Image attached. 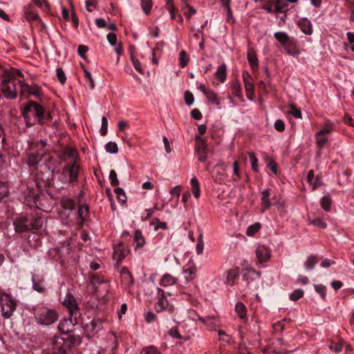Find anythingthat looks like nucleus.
<instances>
[{
    "label": "nucleus",
    "instance_id": "53",
    "mask_svg": "<svg viewBox=\"0 0 354 354\" xmlns=\"http://www.w3.org/2000/svg\"><path fill=\"white\" fill-rule=\"evenodd\" d=\"M156 209V205L153 208L146 209L141 214L142 221H147L149 218L153 214L154 210Z\"/></svg>",
    "mask_w": 354,
    "mask_h": 354
},
{
    "label": "nucleus",
    "instance_id": "64",
    "mask_svg": "<svg viewBox=\"0 0 354 354\" xmlns=\"http://www.w3.org/2000/svg\"><path fill=\"white\" fill-rule=\"evenodd\" d=\"M296 45L295 46H288L286 49H285V51L287 55L296 57L299 55V52L295 49Z\"/></svg>",
    "mask_w": 354,
    "mask_h": 354
},
{
    "label": "nucleus",
    "instance_id": "14",
    "mask_svg": "<svg viewBox=\"0 0 354 354\" xmlns=\"http://www.w3.org/2000/svg\"><path fill=\"white\" fill-rule=\"evenodd\" d=\"M77 319L70 315L69 319H62L58 326V329L62 333L66 334L73 330V326L77 324Z\"/></svg>",
    "mask_w": 354,
    "mask_h": 354
},
{
    "label": "nucleus",
    "instance_id": "4",
    "mask_svg": "<svg viewBox=\"0 0 354 354\" xmlns=\"http://www.w3.org/2000/svg\"><path fill=\"white\" fill-rule=\"evenodd\" d=\"M79 165L74 161L71 165H66L58 177V180L64 185L75 181L79 175Z\"/></svg>",
    "mask_w": 354,
    "mask_h": 354
},
{
    "label": "nucleus",
    "instance_id": "28",
    "mask_svg": "<svg viewBox=\"0 0 354 354\" xmlns=\"http://www.w3.org/2000/svg\"><path fill=\"white\" fill-rule=\"evenodd\" d=\"M190 185L192 194L196 198H198L201 195L200 185L198 179L194 176L190 180Z\"/></svg>",
    "mask_w": 354,
    "mask_h": 354
},
{
    "label": "nucleus",
    "instance_id": "42",
    "mask_svg": "<svg viewBox=\"0 0 354 354\" xmlns=\"http://www.w3.org/2000/svg\"><path fill=\"white\" fill-rule=\"evenodd\" d=\"M320 205L326 212H328L331 207V199L330 197L324 196L321 199Z\"/></svg>",
    "mask_w": 354,
    "mask_h": 354
},
{
    "label": "nucleus",
    "instance_id": "34",
    "mask_svg": "<svg viewBox=\"0 0 354 354\" xmlns=\"http://www.w3.org/2000/svg\"><path fill=\"white\" fill-rule=\"evenodd\" d=\"M134 243L136 248H142L145 244V239L140 230H136L134 233Z\"/></svg>",
    "mask_w": 354,
    "mask_h": 354
},
{
    "label": "nucleus",
    "instance_id": "17",
    "mask_svg": "<svg viewBox=\"0 0 354 354\" xmlns=\"http://www.w3.org/2000/svg\"><path fill=\"white\" fill-rule=\"evenodd\" d=\"M243 79L245 85V89L247 93V96L248 99L250 100H252V97L250 96L252 94H253L254 88L252 82V78L251 75L248 72H243Z\"/></svg>",
    "mask_w": 354,
    "mask_h": 354
},
{
    "label": "nucleus",
    "instance_id": "13",
    "mask_svg": "<svg viewBox=\"0 0 354 354\" xmlns=\"http://www.w3.org/2000/svg\"><path fill=\"white\" fill-rule=\"evenodd\" d=\"M158 294L160 295V297L159 298L157 303L155 304L156 311L158 313H160V312H163V311H168V312L173 311L174 306L169 304L167 299L163 295L164 291L158 288Z\"/></svg>",
    "mask_w": 354,
    "mask_h": 354
},
{
    "label": "nucleus",
    "instance_id": "52",
    "mask_svg": "<svg viewBox=\"0 0 354 354\" xmlns=\"http://www.w3.org/2000/svg\"><path fill=\"white\" fill-rule=\"evenodd\" d=\"M180 192H181V187L180 185H176V186L172 187L169 191V194L171 196L170 200L171 201L175 198H176L177 199L179 198Z\"/></svg>",
    "mask_w": 354,
    "mask_h": 354
},
{
    "label": "nucleus",
    "instance_id": "58",
    "mask_svg": "<svg viewBox=\"0 0 354 354\" xmlns=\"http://www.w3.org/2000/svg\"><path fill=\"white\" fill-rule=\"evenodd\" d=\"M184 98L185 104L188 106H191L194 104V97L193 94L189 91H185L184 94Z\"/></svg>",
    "mask_w": 354,
    "mask_h": 354
},
{
    "label": "nucleus",
    "instance_id": "62",
    "mask_svg": "<svg viewBox=\"0 0 354 354\" xmlns=\"http://www.w3.org/2000/svg\"><path fill=\"white\" fill-rule=\"evenodd\" d=\"M84 77L88 80V82H89V86H90L91 89H93L95 88V82H94V80L93 79L91 73L88 71L84 69Z\"/></svg>",
    "mask_w": 354,
    "mask_h": 354
},
{
    "label": "nucleus",
    "instance_id": "47",
    "mask_svg": "<svg viewBox=\"0 0 354 354\" xmlns=\"http://www.w3.org/2000/svg\"><path fill=\"white\" fill-rule=\"evenodd\" d=\"M105 149L109 153H116L118 151V145L115 142L110 141L105 145Z\"/></svg>",
    "mask_w": 354,
    "mask_h": 354
},
{
    "label": "nucleus",
    "instance_id": "56",
    "mask_svg": "<svg viewBox=\"0 0 354 354\" xmlns=\"http://www.w3.org/2000/svg\"><path fill=\"white\" fill-rule=\"evenodd\" d=\"M56 76L62 84H64L66 82V77L64 71L61 68L56 69Z\"/></svg>",
    "mask_w": 354,
    "mask_h": 354
},
{
    "label": "nucleus",
    "instance_id": "25",
    "mask_svg": "<svg viewBox=\"0 0 354 354\" xmlns=\"http://www.w3.org/2000/svg\"><path fill=\"white\" fill-rule=\"evenodd\" d=\"M128 250L122 245H117L114 248L113 258L118 263L120 262L127 254Z\"/></svg>",
    "mask_w": 354,
    "mask_h": 354
},
{
    "label": "nucleus",
    "instance_id": "6",
    "mask_svg": "<svg viewBox=\"0 0 354 354\" xmlns=\"http://www.w3.org/2000/svg\"><path fill=\"white\" fill-rule=\"evenodd\" d=\"M19 87L20 88V97L21 100L30 95H33L36 97L40 95V88L39 86L35 83L28 84L22 82V86H19Z\"/></svg>",
    "mask_w": 354,
    "mask_h": 354
},
{
    "label": "nucleus",
    "instance_id": "50",
    "mask_svg": "<svg viewBox=\"0 0 354 354\" xmlns=\"http://www.w3.org/2000/svg\"><path fill=\"white\" fill-rule=\"evenodd\" d=\"M189 58L185 50H182L179 55V65L184 68L188 63Z\"/></svg>",
    "mask_w": 354,
    "mask_h": 354
},
{
    "label": "nucleus",
    "instance_id": "19",
    "mask_svg": "<svg viewBox=\"0 0 354 354\" xmlns=\"http://www.w3.org/2000/svg\"><path fill=\"white\" fill-rule=\"evenodd\" d=\"M297 24L301 32L305 35H311L313 34V25L307 18H301L299 19Z\"/></svg>",
    "mask_w": 354,
    "mask_h": 354
},
{
    "label": "nucleus",
    "instance_id": "22",
    "mask_svg": "<svg viewBox=\"0 0 354 354\" xmlns=\"http://www.w3.org/2000/svg\"><path fill=\"white\" fill-rule=\"evenodd\" d=\"M261 201L263 205V211L268 209L272 203L270 201V196L271 194V189H266L261 192Z\"/></svg>",
    "mask_w": 354,
    "mask_h": 354
},
{
    "label": "nucleus",
    "instance_id": "5",
    "mask_svg": "<svg viewBox=\"0 0 354 354\" xmlns=\"http://www.w3.org/2000/svg\"><path fill=\"white\" fill-rule=\"evenodd\" d=\"M44 151L40 149L38 144L31 145L26 150V162L29 167L37 166L41 160Z\"/></svg>",
    "mask_w": 354,
    "mask_h": 354
},
{
    "label": "nucleus",
    "instance_id": "43",
    "mask_svg": "<svg viewBox=\"0 0 354 354\" xmlns=\"http://www.w3.org/2000/svg\"><path fill=\"white\" fill-rule=\"evenodd\" d=\"M261 228V224L259 223L250 225L246 230V234L249 236L254 235Z\"/></svg>",
    "mask_w": 354,
    "mask_h": 354
},
{
    "label": "nucleus",
    "instance_id": "37",
    "mask_svg": "<svg viewBox=\"0 0 354 354\" xmlns=\"http://www.w3.org/2000/svg\"><path fill=\"white\" fill-rule=\"evenodd\" d=\"M235 311L241 319L246 318V308L241 302H237L235 306Z\"/></svg>",
    "mask_w": 354,
    "mask_h": 354
},
{
    "label": "nucleus",
    "instance_id": "38",
    "mask_svg": "<svg viewBox=\"0 0 354 354\" xmlns=\"http://www.w3.org/2000/svg\"><path fill=\"white\" fill-rule=\"evenodd\" d=\"M30 230L32 229H39L41 227L44 221L39 217H32L30 216Z\"/></svg>",
    "mask_w": 354,
    "mask_h": 354
},
{
    "label": "nucleus",
    "instance_id": "1",
    "mask_svg": "<svg viewBox=\"0 0 354 354\" xmlns=\"http://www.w3.org/2000/svg\"><path fill=\"white\" fill-rule=\"evenodd\" d=\"M44 108L35 102H28L22 111L27 126L41 123L44 119Z\"/></svg>",
    "mask_w": 354,
    "mask_h": 354
},
{
    "label": "nucleus",
    "instance_id": "21",
    "mask_svg": "<svg viewBox=\"0 0 354 354\" xmlns=\"http://www.w3.org/2000/svg\"><path fill=\"white\" fill-rule=\"evenodd\" d=\"M6 133L2 126L0 124V162H5L6 156L4 151L6 149Z\"/></svg>",
    "mask_w": 354,
    "mask_h": 354
},
{
    "label": "nucleus",
    "instance_id": "40",
    "mask_svg": "<svg viewBox=\"0 0 354 354\" xmlns=\"http://www.w3.org/2000/svg\"><path fill=\"white\" fill-rule=\"evenodd\" d=\"M140 6L146 15H149L152 9V0H140Z\"/></svg>",
    "mask_w": 354,
    "mask_h": 354
},
{
    "label": "nucleus",
    "instance_id": "7",
    "mask_svg": "<svg viewBox=\"0 0 354 354\" xmlns=\"http://www.w3.org/2000/svg\"><path fill=\"white\" fill-rule=\"evenodd\" d=\"M63 304L68 309V313L75 319H77L80 316L79 308L76 303L75 297L71 295L67 294L63 301Z\"/></svg>",
    "mask_w": 354,
    "mask_h": 354
},
{
    "label": "nucleus",
    "instance_id": "26",
    "mask_svg": "<svg viewBox=\"0 0 354 354\" xmlns=\"http://www.w3.org/2000/svg\"><path fill=\"white\" fill-rule=\"evenodd\" d=\"M77 215L80 221H78L79 226H82L88 215V206L86 205H80L77 211Z\"/></svg>",
    "mask_w": 354,
    "mask_h": 354
},
{
    "label": "nucleus",
    "instance_id": "45",
    "mask_svg": "<svg viewBox=\"0 0 354 354\" xmlns=\"http://www.w3.org/2000/svg\"><path fill=\"white\" fill-rule=\"evenodd\" d=\"M290 110L288 111V113L295 117L297 119H301V113L300 109H297L296 106L291 104L289 105Z\"/></svg>",
    "mask_w": 354,
    "mask_h": 354
},
{
    "label": "nucleus",
    "instance_id": "16",
    "mask_svg": "<svg viewBox=\"0 0 354 354\" xmlns=\"http://www.w3.org/2000/svg\"><path fill=\"white\" fill-rule=\"evenodd\" d=\"M256 256L260 263L268 261L271 257V252L268 247L261 245L257 248Z\"/></svg>",
    "mask_w": 354,
    "mask_h": 354
},
{
    "label": "nucleus",
    "instance_id": "33",
    "mask_svg": "<svg viewBox=\"0 0 354 354\" xmlns=\"http://www.w3.org/2000/svg\"><path fill=\"white\" fill-rule=\"evenodd\" d=\"M248 60L252 69L257 68L258 59L255 52L252 49L249 50L248 52Z\"/></svg>",
    "mask_w": 354,
    "mask_h": 354
},
{
    "label": "nucleus",
    "instance_id": "30",
    "mask_svg": "<svg viewBox=\"0 0 354 354\" xmlns=\"http://www.w3.org/2000/svg\"><path fill=\"white\" fill-rule=\"evenodd\" d=\"M289 3L286 0H277L274 9L277 12L283 13L288 10Z\"/></svg>",
    "mask_w": 354,
    "mask_h": 354
},
{
    "label": "nucleus",
    "instance_id": "29",
    "mask_svg": "<svg viewBox=\"0 0 354 354\" xmlns=\"http://www.w3.org/2000/svg\"><path fill=\"white\" fill-rule=\"evenodd\" d=\"M226 71L227 68L225 64H221L218 66L215 75L217 80H218L219 82L223 83L226 80Z\"/></svg>",
    "mask_w": 354,
    "mask_h": 354
},
{
    "label": "nucleus",
    "instance_id": "55",
    "mask_svg": "<svg viewBox=\"0 0 354 354\" xmlns=\"http://www.w3.org/2000/svg\"><path fill=\"white\" fill-rule=\"evenodd\" d=\"M109 178L111 185L116 186L119 184V180H118L117 174L115 170L111 169L110 171Z\"/></svg>",
    "mask_w": 354,
    "mask_h": 354
},
{
    "label": "nucleus",
    "instance_id": "31",
    "mask_svg": "<svg viewBox=\"0 0 354 354\" xmlns=\"http://www.w3.org/2000/svg\"><path fill=\"white\" fill-rule=\"evenodd\" d=\"M29 198H32V203L29 204L30 206L41 209L43 211H46V212L47 211V209H44V207H43V205L41 203V198H42L41 196H40L39 194H35V195H33L32 196H30L27 198V201L28 200Z\"/></svg>",
    "mask_w": 354,
    "mask_h": 354
},
{
    "label": "nucleus",
    "instance_id": "11",
    "mask_svg": "<svg viewBox=\"0 0 354 354\" xmlns=\"http://www.w3.org/2000/svg\"><path fill=\"white\" fill-rule=\"evenodd\" d=\"M15 230L17 232L30 230V216L21 215L13 223Z\"/></svg>",
    "mask_w": 354,
    "mask_h": 354
},
{
    "label": "nucleus",
    "instance_id": "12",
    "mask_svg": "<svg viewBox=\"0 0 354 354\" xmlns=\"http://www.w3.org/2000/svg\"><path fill=\"white\" fill-rule=\"evenodd\" d=\"M331 132V126L326 124L315 134L316 143L319 148H322L326 144Z\"/></svg>",
    "mask_w": 354,
    "mask_h": 354
},
{
    "label": "nucleus",
    "instance_id": "32",
    "mask_svg": "<svg viewBox=\"0 0 354 354\" xmlns=\"http://www.w3.org/2000/svg\"><path fill=\"white\" fill-rule=\"evenodd\" d=\"M183 271L185 274V279L187 281H189L195 277L196 269L192 265L188 264L186 266H185Z\"/></svg>",
    "mask_w": 354,
    "mask_h": 354
},
{
    "label": "nucleus",
    "instance_id": "24",
    "mask_svg": "<svg viewBox=\"0 0 354 354\" xmlns=\"http://www.w3.org/2000/svg\"><path fill=\"white\" fill-rule=\"evenodd\" d=\"M239 275V272L238 269H232L226 272L225 279L224 281L225 283L229 286H233L234 285V280Z\"/></svg>",
    "mask_w": 354,
    "mask_h": 354
},
{
    "label": "nucleus",
    "instance_id": "23",
    "mask_svg": "<svg viewBox=\"0 0 354 354\" xmlns=\"http://www.w3.org/2000/svg\"><path fill=\"white\" fill-rule=\"evenodd\" d=\"M198 319L204 324L207 328L209 330H214L216 328V323L214 320V318L211 316H206V317H201L199 315H197Z\"/></svg>",
    "mask_w": 354,
    "mask_h": 354
},
{
    "label": "nucleus",
    "instance_id": "44",
    "mask_svg": "<svg viewBox=\"0 0 354 354\" xmlns=\"http://www.w3.org/2000/svg\"><path fill=\"white\" fill-rule=\"evenodd\" d=\"M248 155H249L250 162L252 170L256 172L258 171L259 167H258L257 158L256 157V156L254 155V153L253 152H249Z\"/></svg>",
    "mask_w": 354,
    "mask_h": 354
},
{
    "label": "nucleus",
    "instance_id": "2",
    "mask_svg": "<svg viewBox=\"0 0 354 354\" xmlns=\"http://www.w3.org/2000/svg\"><path fill=\"white\" fill-rule=\"evenodd\" d=\"M22 80H18L13 75L6 74L1 80V89L7 99L16 98L17 93H20L19 86H22Z\"/></svg>",
    "mask_w": 354,
    "mask_h": 354
},
{
    "label": "nucleus",
    "instance_id": "20",
    "mask_svg": "<svg viewBox=\"0 0 354 354\" xmlns=\"http://www.w3.org/2000/svg\"><path fill=\"white\" fill-rule=\"evenodd\" d=\"M195 151L199 161L205 162L207 160V149L204 142L196 145L195 147Z\"/></svg>",
    "mask_w": 354,
    "mask_h": 354
},
{
    "label": "nucleus",
    "instance_id": "3",
    "mask_svg": "<svg viewBox=\"0 0 354 354\" xmlns=\"http://www.w3.org/2000/svg\"><path fill=\"white\" fill-rule=\"evenodd\" d=\"M57 312L53 308L46 306L39 308L35 315L37 322L41 325L49 326L58 319Z\"/></svg>",
    "mask_w": 354,
    "mask_h": 354
},
{
    "label": "nucleus",
    "instance_id": "51",
    "mask_svg": "<svg viewBox=\"0 0 354 354\" xmlns=\"http://www.w3.org/2000/svg\"><path fill=\"white\" fill-rule=\"evenodd\" d=\"M314 288L317 292L323 299H326V288L322 284L314 285Z\"/></svg>",
    "mask_w": 354,
    "mask_h": 354
},
{
    "label": "nucleus",
    "instance_id": "35",
    "mask_svg": "<svg viewBox=\"0 0 354 354\" xmlns=\"http://www.w3.org/2000/svg\"><path fill=\"white\" fill-rule=\"evenodd\" d=\"M120 274L123 281H124L128 285L133 284V277L127 268H122L121 269Z\"/></svg>",
    "mask_w": 354,
    "mask_h": 354
},
{
    "label": "nucleus",
    "instance_id": "10",
    "mask_svg": "<svg viewBox=\"0 0 354 354\" xmlns=\"http://www.w3.org/2000/svg\"><path fill=\"white\" fill-rule=\"evenodd\" d=\"M260 274L255 270H248L243 276L250 290H255L258 288Z\"/></svg>",
    "mask_w": 354,
    "mask_h": 354
},
{
    "label": "nucleus",
    "instance_id": "8",
    "mask_svg": "<svg viewBox=\"0 0 354 354\" xmlns=\"http://www.w3.org/2000/svg\"><path fill=\"white\" fill-rule=\"evenodd\" d=\"M62 206L64 208V211L59 212L62 223L64 225H68L69 223L67 218L69 216L70 212L75 208V203L71 198H64L62 201Z\"/></svg>",
    "mask_w": 354,
    "mask_h": 354
},
{
    "label": "nucleus",
    "instance_id": "15",
    "mask_svg": "<svg viewBox=\"0 0 354 354\" xmlns=\"http://www.w3.org/2000/svg\"><path fill=\"white\" fill-rule=\"evenodd\" d=\"M53 354H66L68 345L62 337H57L53 341Z\"/></svg>",
    "mask_w": 354,
    "mask_h": 354
},
{
    "label": "nucleus",
    "instance_id": "41",
    "mask_svg": "<svg viewBox=\"0 0 354 354\" xmlns=\"http://www.w3.org/2000/svg\"><path fill=\"white\" fill-rule=\"evenodd\" d=\"M308 221L309 224L322 229H325L327 227V224L319 217L315 219L308 218Z\"/></svg>",
    "mask_w": 354,
    "mask_h": 354
},
{
    "label": "nucleus",
    "instance_id": "46",
    "mask_svg": "<svg viewBox=\"0 0 354 354\" xmlns=\"http://www.w3.org/2000/svg\"><path fill=\"white\" fill-rule=\"evenodd\" d=\"M9 194L8 187L6 183L0 182V201Z\"/></svg>",
    "mask_w": 354,
    "mask_h": 354
},
{
    "label": "nucleus",
    "instance_id": "57",
    "mask_svg": "<svg viewBox=\"0 0 354 354\" xmlns=\"http://www.w3.org/2000/svg\"><path fill=\"white\" fill-rule=\"evenodd\" d=\"M304 296V291L301 289H297L294 290L290 295V299L293 301H296L300 298H301Z\"/></svg>",
    "mask_w": 354,
    "mask_h": 354
},
{
    "label": "nucleus",
    "instance_id": "18",
    "mask_svg": "<svg viewBox=\"0 0 354 354\" xmlns=\"http://www.w3.org/2000/svg\"><path fill=\"white\" fill-rule=\"evenodd\" d=\"M215 169L216 171L213 174L215 181L218 183H224L225 179V174L224 171L226 170V166L223 162H221L216 165Z\"/></svg>",
    "mask_w": 354,
    "mask_h": 354
},
{
    "label": "nucleus",
    "instance_id": "36",
    "mask_svg": "<svg viewBox=\"0 0 354 354\" xmlns=\"http://www.w3.org/2000/svg\"><path fill=\"white\" fill-rule=\"evenodd\" d=\"M24 16L28 21L37 20V21H39L41 22V20L38 13L32 9L27 10L25 12Z\"/></svg>",
    "mask_w": 354,
    "mask_h": 354
},
{
    "label": "nucleus",
    "instance_id": "48",
    "mask_svg": "<svg viewBox=\"0 0 354 354\" xmlns=\"http://www.w3.org/2000/svg\"><path fill=\"white\" fill-rule=\"evenodd\" d=\"M205 96L210 100L213 104L216 105H219L221 104V100L216 97V95L213 91H209Z\"/></svg>",
    "mask_w": 354,
    "mask_h": 354
},
{
    "label": "nucleus",
    "instance_id": "61",
    "mask_svg": "<svg viewBox=\"0 0 354 354\" xmlns=\"http://www.w3.org/2000/svg\"><path fill=\"white\" fill-rule=\"evenodd\" d=\"M66 155L71 158V160H72V162H73L74 161H77V151L75 150V149H67L66 150Z\"/></svg>",
    "mask_w": 354,
    "mask_h": 354
},
{
    "label": "nucleus",
    "instance_id": "54",
    "mask_svg": "<svg viewBox=\"0 0 354 354\" xmlns=\"http://www.w3.org/2000/svg\"><path fill=\"white\" fill-rule=\"evenodd\" d=\"M240 178V171H239V166L236 162L233 163V174L232 176V179L233 181H237Z\"/></svg>",
    "mask_w": 354,
    "mask_h": 354
},
{
    "label": "nucleus",
    "instance_id": "9",
    "mask_svg": "<svg viewBox=\"0 0 354 354\" xmlns=\"http://www.w3.org/2000/svg\"><path fill=\"white\" fill-rule=\"evenodd\" d=\"M274 37L281 45L284 50L288 46H295L297 43L294 38L290 37L286 32L283 31L274 32Z\"/></svg>",
    "mask_w": 354,
    "mask_h": 354
},
{
    "label": "nucleus",
    "instance_id": "59",
    "mask_svg": "<svg viewBox=\"0 0 354 354\" xmlns=\"http://www.w3.org/2000/svg\"><path fill=\"white\" fill-rule=\"evenodd\" d=\"M140 354H160L157 348L150 346L142 349Z\"/></svg>",
    "mask_w": 354,
    "mask_h": 354
},
{
    "label": "nucleus",
    "instance_id": "27",
    "mask_svg": "<svg viewBox=\"0 0 354 354\" xmlns=\"http://www.w3.org/2000/svg\"><path fill=\"white\" fill-rule=\"evenodd\" d=\"M178 281V279L168 273H165L162 275L160 284L162 286H170L176 284Z\"/></svg>",
    "mask_w": 354,
    "mask_h": 354
},
{
    "label": "nucleus",
    "instance_id": "49",
    "mask_svg": "<svg viewBox=\"0 0 354 354\" xmlns=\"http://www.w3.org/2000/svg\"><path fill=\"white\" fill-rule=\"evenodd\" d=\"M114 192L120 201L122 203H125L127 201V196L123 189L121 187H117L114 189Z\"/></svg>",
    "mask_w": 354,
    "mask_h": 354
},
{
    "label": "nucleus",
    "instance_id": "60",
    "mask_svg": "<svg viewBox=\"0 0 354 354\" xmlns=\"http://www.w3.org/2000/svg\"><path fill=\"white\" fill-rule=\"evenodd\" d=\"M108 131V120L105 117H102L101 120V128H100V133L102 136H104L107 133Z\"/></svg>",
    "mask_w": 354,
    "mask_h": 354
},
{
    "label": "nucleus",
    "instance_id": "63",
    "mask_svg": "<svg viewBox=\"0 0 354 354\" xmlns=\"http://www.w3.org/2000/svg\"><path fill=\"white\" fill-rule=\"evenodd\" d=\"M131 62H132V64H133V66H134L135 69H136L138 73H141V74L144 73V70L142 69V66H141V64H140V62L138 59H135V58L132 57V58H131Z\"/></svg>",
    "mask_w": 354,
    "mask_h": 354
},
{
    "label": "nucleus",
    "instance_id": "39",
    "mask_svg": "<svg viewBox=\"0 0 354 354\" xmlns=\"http://www.w3.org/2000/svg\"><path fill=\"white\" fill-rule=\"evenodd\" d=\"M317 261L315 255H311L306 259L304 263V267L307 270H311L317 264Z\"/></svg>",
    "mask_w": 354,
    "mask_h": 354
}]
</instances>
